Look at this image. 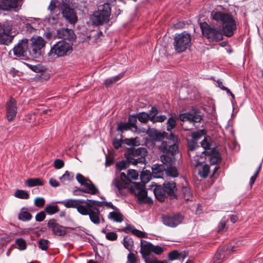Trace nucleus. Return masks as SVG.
Listing matches in <instances>:
<instances>
[{
    "label": "nucleus",
    "mask_w": 263,
    "mask_h": 263,
    "mask_svg": "<svg viewBox=\"0 0 263 263\" xmlns=\"http://www.w3.org/2000/svg\"><path fill=\"white\" fill-rule=\"evenodd\" d=\"M18 218L23 221H28L32 218V215L28 212L27 208L23 207L18 214Z\"/></svg>",
    "instance_id": "nucleus-30"
},
{
    "label": "nucleus",
    "mask_w": 263,
    "mask_h": 263,
    "mask_svg": "<svg viewBox=\"0 0 263 263\" xmlns=\"http://www.w3.org/2000/svg\"><path fill=\"white\" fill-rule=\"evenodd\" d=\"M179 119L184 121H189L191 123H199L202 119V116L198 110H195L193 113L187 112L180 114L179 116Z\"/></svg>",
    "instance_id": "nucleus-23"
},
{
    "label": "nucleus",
    "mask_w": 263,
    "mask_h": 263,
    "mask_svg": "<svg viewBox=\"0 0 263 263\" xmlns=\"http://www.w3.org/2000/svg\"><path fill=\"white\" fill-rule=\"evenodd\" d=\"M46 42L40 36H33L30 39L29 53L33 58L38 59L43 54V48Z\"/></svg>",
    "instance_id": "nucleus-10"
},
{
    "label": "nucleus",
    "mask_w": 263,
    "mask_h": 263,
    "mask_svg": "<svg viewBox=\"0 0 263 263\" xmlns=\"http://www.w3.org/2000/svg\"><path fill=\"white\" fill-rule=\"evenodd\" d=\"M12 22L5 21L3 23H0V44L8 45L11 43L14 35L12 34Z\"/></svg>",
    "instance_id": "nucleus-11"
},
{
    "label": "nucleus",
    "mask_w": 263,
    "mask_h": 263,
    "mask_svg": "<svg viewBox=\"0 0 263 263\" xmlns=\"http://www.w3.org/2000/svg\"><path fill=\"white\" fill-rule=\"evenodd\" d=\"M15 244L17 246V248L20 250H24L26 249L27 244L25 239L22 238H19L16 239Z\"/></svg>",
    "instance_id": "nucleus-49"
},
{
    "label": "nucleus",
    "mask_w": 263,
    "mask_h": 263,
    "mask_svg": "<svg viewBox=\"0 0 263 263\" xmlns=\"http://www.w3.org/2000/svg\"><path fill=\"white\" fill-rule=\"evenodd\" d=\"M24 64L32 71L35 72H43L45 70V67L41 64L33 65L28 63H24Z\"/></svg>",
    "instance_id": "nucleus-43"
},
{
    "label": "nucleus",
    "mask_w": 263,
    "mask_h": 263,
    "mask_svg": "<svg viewBox=\"0 0 263 263\" xmlns=\"http://www.w3.org/2000/svg\"><path fill=\"white\" fill-rule=\"evenodd\" d=\"M102 201H99L95 200L87 199L86 200V206H89L90 209H93L94 206H102Z\"/></svg>",
    "instance_id": "nucleus-51"
},
{
    "label": "nucleus",
    "mask_w": 263,
    "mask_h": 263,
    "mask_svg": "<svg viewBox=\"0 0 263 263\" xmlns=\"http://www.w3.org/2000/svg\"><path fill=\"white\" fill-rule=\"evenodd\" d=\"M123 143L128 146L137 145V141L136 138H125L123 140Z\"/></svg>",
    "instance_id": "nucleus-56"
},
{
    "label": "nucleus",
    "mask_w": 263,
    "mask_h": 263,
    "mask_svg": "<svg viewBox=\"0 0 263 263\" xmlns=\"http://www.w3.org/2000/svg\"><path fill=\"white\" fill-rule=\"evenodd\" d=\"M205 135H206V132L204 129H199L192 133V137L193 139V140L197 141V140Z\"/></svg>",
    "instance_id": "nucleus-47"
},
{
    "label": "nucleus",
    "mask_w": 263,
    "mask_h": 263,
    "mask_svg": "<svg viewBox=\"0 0 263 263\" xmlns=\"http://www.w3.org/2000/svg\"><path fill=\"white\" fill-rule=\"evenodd\" d=\"M161 219L164 225L175 228L182 223L184 216L180 213H177L172 215H162Z\"/></svg>",
    "instance_id": "nucleus-15"
},
{
    "label": "nucleus",
    "mask_w": 263,
    "mask_h": 263,
    "mask_svg": "<svg viewBox=\"0 0 263 263\" xmlns=\"http://www.w3.org/2000/svg\"><path fill=\"white\" fill-rule=\"evenodd\" d=\"M137 198V202L139 204H148L152 205L153 203V200L152 198L147 196V191H141L135 192Z\"/></svg>",
    "instance_id": "nucleus-26"
},
{
    "label": "nucleus",
    "mask_w": 263,
    "mask_h": 263,
    "mask_svg": "<svg viewBox=\"0 0 263 263\" xmlns=\"http://www.w3.org/2000/svg\"><path fill=\"white\" fill-rule=\"evenodd\" d=\"M108 218L117 222H121L123 220V215L119 212V210L111 212L108 215Z\"/></svg>",
    "instance_id": "nucleus-33"
},
{
    "label": "nucleus",
    "mask_w": 263,
    "mask_h": 263,
    "mask_svg": "<svg viewBox=\"0 0 263 263\" xmlns=\"http://www.w3.org/2000/svg\"><path fill=\"white\" fill-rule=\"evenodd\" d=\"M165 194L167 195V197L171 199H177L176 192L177 187L176 183L174 181H166L163 184Z\"/></svg>",
    "instance_id": "nucleus-25"
},
{
    "label": "nucleus",
    "mask_w": 263,
    "mask_h": 263,
    "mask_svg": "<svg viewBox=\"0 0 263 263\" xmlns=\"http://www.w3.org/2000/svg\"><path fill=\"white\" fill-rule=\"evenodd\" d=\"M127 262L128 263H136L137 258L133 253H129L127 255Z\"/></svg>",
    "instance_id": "nucleus-64"
},
{
    "label": "nucleus",
    "mask_w": 263,
    "mask_h": 263,
    "mask_svg": "<svg viewBox=\"0 0 263 263\" xmlns=\"http://www.w3.org/2000/svg\"><path fill=\"white\" fill-rule=\"evenodd\" d=\"M122 144H124V143H123V140H122V139H118L115 138L113 140L112 145H113L114 147L117 149H118L120 147H121Z\"/></svg>",
    "instance_id": "nucleus-62"
},
{
    "label": "nucleus",
    "mask_w": 263,
    "mask_h": 263,
    "mask_svg": "<svg viewBox=\"0 0 263 263\" xmlns=\"http://www.w3.org/2000/svg\"><path fill=\"white\" fill-rule=\"evenodd\" d=\"M60 209L57 205L49 204H47L44 211L48 215H53L59 211Z\"/></svg>",
    "instance_id": "nucleus-37"
},
{
    "label": "nucleus",
    "mask_w": 263,
    "mask_h": 263,
    "mask_svg": "<svg viewBox=\"0 0 263 263\" xmlns=\"http://www.w3.org/2000/svg\"><path fill=\"white\" fill-rule=\"evenodd\" d=\"M111 8L108 3L99 5L98 10L95 11L90 20L92 25L98 26L107 24L110 20Z\"/></svg>",
    "instance_id": "nucleus-2"
},
{
    "label": "nucleus",
    "mask_w": 263,
    "mask_h": 263,
    "mask_svg": "<svg viewBox=\"0 0 263 263\" xmlns=\"http://www.w3.org/2000/svg\"><path fill=\"white\" fill-rule=\"evenodd\" d=\"M129 163H131L128 162L127 159L126 160H121L117 163L116 167L120 171L124 170L129 166Z\"/></svg>",
    "instance_id": "nucleus-52"
},
{
    "label": "nucleus",
    "mask_w": 263,
    "mask_h": 263,
    "mask_svg": "<svg viewBox=\"0 0 263 263\" xmlns=\"http://www.w3.org/2000/svg\"><path fill=\"white\" fill-rule=\"evenodd\" d=\"M26 184L29 187L42 186L43 185V182L39 178H29L26 181Z\"/></svg>",
    "instance_id": "nucleus-36"
},
{
    "label": "nucleus",
    "mask_w": 263,
    "mask_h": 263,
    "mask_svg": "<svg viewBox=\"0 0 263 263\" xmlns=\"http://www.w3.org/2000/svg\"><path fill=\"white\" fill-rule=\"evenodd\" d=\"M29 40L23 38L13 48V54L21 60H28L29 58L27 54L29 52Z\"/></svg>",
    "instance_id": "nucleus-14"
},
{
    "label": "nucleus",
    "mask_w": 263,
    "mask_h": 263,
    "mask_svg": "<svg viewBox=\"0 0 263 263\" xmlns=\"http://www.w3.org/2000/svg\"><path fill=\"white\" fill-rule=\"evenodd\" d=\"M133 185H132L130 189V191L132 193L135 192H134V189H136L138 191V192H142L146 191L145 189V185L143 183L141 182H134Z\"/></svg>",
    "instance_id": "nucleus-40"
},
{
    "label": "nucleus",
    "mask_w": 263,
    "mask_h": 263,
    "mask_svg": "<svg viewBox=\"0 0 263 263\" xmlns=\"http://www.w3.org/2000/svg\"><path fill=\"white\" fill-rule=\"evenodd\" d=\"M123 244L126 249L130 251L134 246V241L132 238L125 236L123 240Z\"/></svg>",
    "instance_id": "nucleus-42"
},
{
    "label": "nucleus",
    "mask_w": 263,
    "mask_h": 263,
    "mask_svg": "<svg viewBox=\"0 0 263 263\" xmlns=\"http://www.w3.org/2000/svg\"><path fill=\"white\" fill-rule=\"evenodd\" d=\"M127 175L128 177L134 180H137L138 178L139 174L137 171L133 169H130L127 171Z\"/></svg>",
    "instance_id": "nucleus-57"
},
{
    "label": "nucleus",
    "mask_w": 263,
    "mask_h": 263,
    "mask_svg": "<svg viewBox=\"0 0 263 263\" xmlns=\"http://www.w3.org/2000/svg\"><path fill=\"white\" fill-rule=\"evenodd\" d=\"M130 183V181H125V180L123 179H119L116 178L113 180L112 184H114L120 192L122 189L127 187Z\"/></svg>",
    "instance_id": "nucleus-31"
},
{
    "label": "nucleus",
    "mask_w": 263,
    "mask_h": 263,
    "mask_svg": "<svg viewBox=\"0 0 263 263\" xmlns=\"http://www.w3.org/2000/svg\"><path fill=\"white\" fill-rule=\"evenodd\" d=\"M136 114L138 121L141 123L145 124L149 120V116L146 112L142 111Z\"/></svg>",
    "instance_id": "nucleus-39"
},
{
    "label": "nucleus",
    "mask_w": 263,
    "mask_h": 263,
    "mask_svg": "<svg viewBox=\"0 0 263 263\" xmlns=\"http://www.w3.org/2000/svg\"><path fill=\"white\" fill-rule=\"evenodd\" d=\"M161 162L166 165L165 174L167 176L173 178L178 177L179 172L175 166L176 158L167 155H162L160 157Z\"/></svg>",
    "instance_id": "nucleus-13"
},
{
    "label": "nucleus",
    "mask_w": 263,
    "mask_h": 263,
    "mask_svg": "<svg viewBox=\"0 0 263 263\" xmlns=\"http://www.w3.org/2000/svg\"><path fill=\"white\" fill-rule=\"evenodd\" d=\"M182 192L185 200L192 201L193 200V194L191 189L188 186H182Z\"/></svg>",
    "instance_id": "nucleus-35"
},
{
    "label": "nucleus",
    "mask_w": 263,
    "mask_h": 263,
    "mask_svg": "<svg viewBox=\"0 0 263 263\" xmlns=\"http://www.w3.org/2000/svg\"><path fill=\"white\" fill-rule=\"evenodd\" d=\"M159 110L157 107L153 106L151 109L147 112L148 116H149V119L151 122L155 119L156 116L158 114Z\"/></svg>",
    "instance_id": "nucleus-46"
},
{
    "label": "nucleus",
    "mask_w": 263,
    "mask_h": 263,
    "mask_svg": "<svg viewBox=\"0 0 263 263\" xmlns=\"http://www.w3.org/2000/svg\"><path fill=\"white\" fill-rule=\"evenodd\" d=\"M14 196L20 199H26L29 198V194L27 191L17 190L14 193Z\"/></svg>",
    "instance_id": "nucleus-48"
},
{
    "label": "nucleus",
    "mask_w": 263,
    "mask_h": 263,
    "mask_svg": "<svg viewBox=\"0 0 263 263\" xmlns=\"http://www.w3.org/2000/svg\"><path fill=\"white\" fill-rule=\"evenodd\" d=\"M201 147L203 148L204 151H210L212 149L211 148V144L209 142H208L205 137H204V139L202 140L200 143Z\"/></svg>",
    "instance_id": "nucleus-59"
},
{
    "label": "nucleus",
    "mask_w": 263,
    "mask_h": 263,
    "mask_svg": "<svg viewBox=\"0 0 263 263\" xmlns=\"http://www.w3.org/2000/svg\"><path fill=\"white\" fill-rule=\"evenodd\" d=\"M55 203H63L64 206L67 208H77V207L76 199H67L61 201H57Z\"/></svg>",
    "instance_id": "nucleus-34"
},
{
    "label": "nucleus",
    "mask_w": 263,
    "mask_h": 263,
    "mask_svg": "<svg viewBox=\"0 0 263 263\" xmlns=\"http://www.w3.org/2000/svg\"><path fill=\"white\" fill-rule=\"evenodd\" d=\"M118 238L116 233L114 232H108L106 235V238L110 241L116 240Z\"/></svg>",
    "instance_id": "nucleus-61"
},
{
    "label": "nucleus",
    "mask_w": 263,
    "mask_h": 263,
    "mask_svg": "<svg viewBox=\"0 0 263 263\" xmlns=\"http://www.w3.org/2000/svg\"><path fill=\"white\" fill-rule=\"evenodd\" d=\"M45 202V200L44 198L37 197L34 200V204L37 207L43 206Z\"/></svg>",
    "instance_id": "nucleus-63"
},
{
    "label": "nucleus",
    "mask_w": 263,
    "mask_h": 263,
    "mask_svg": "<svg viewBox=\"0 0 263 263\" xmlns=\"http://www.w3.org/2000/svg\"><path fill=\"white\" fill-rule=\"evenodd\" d=\"M159 149L162 152L163 155L171 154L170 157H174L178 152V146L176 143H171L170 141H162L160 145L159 146Z\"/></svg>",
    "instance_id": "nucleus-18"
},
{
    "label": "nucleus",
    "mask_w": 263,
    "mask_h": 263,
    "mask_svg": "<svg viewBox=\"0 0 263 263\" xmlns=\"http://www.w3.org/2000/svg\"><path fill=\"white\" fill-rule=\"evenodd\" d=\"M132 127L129 125L128 123L127 122H120L118 123L117 130L118 131L123 132V130H127Z\"/></svg>",
    "instance_id": "nucleus-54"
},
{
    "label": "nucleus",
    "mask_w": 263,
    "mask_h": 263,
    "mask_svg": "<svg viewBox=\"0 0 263 263\" xmlns=\"http://www.w3.org/2000/svg\"><path fill=\"white\" fill-rule=\"evenodd\" d=\"M177 122L175 118L172 116L170 117L166 122V130L171 132L176 127Z\"/></svg>",
    "instance_id": "nucleus-38"
},
{
    "label": "nucleus",
    "mask_w": 263,
    "mask_h": 263,
    "mask_svg": "<svg viewBox=\"0 0 263 263\" xmlns=\"http://www.w3.org/2000/svg\"><path fill=\"white\" fill-rule=\"evenodd\" d=\"M57 36L62 40L69 41V43L73 44L76 40V35L74 31L67 28H61L57 31Z\"/></svg>",
    "instance_id": "nucleus-20"
},
{
    "label": "nucleus",
    "mask_w": 263,
    "mask_h": 263,
    "mask_svg": "<svg viewBox=\"0 0 263 263\" xmlns=\"http://www.w3.org/2000/svg\"><path fill=\"white\" fill-rule=\"evenodd\" d=\"M191 34L186 31H184L181 33L175 34L173 46L177 52L181 53L185 51L191 46Z\"/></svg>",
    "instance_id": "nucleus-9"
},
{
    "label": "nucleus",
    "mask_w": 263,
    "mask_h": 263,
    "mask_svg": "<svg viewBox=\"0 0 263 263\" xmlns=\"http://www.w3.org/2000/svg\"><path fill=\"white\" fill-rule=\"evenodd\" d=\"M100 212L97 208L91 209L88 214L90 221L94 224H98L100 222Z\"/></svg>",
    "instance_id": "nucleus-29"
},
{
    "label": "nucleus",
    "mask_w": 263,
    "mask_h": 263,
    "mask_svg": "<svg viewBox=\"0 0 263 263\" xmlns=\"http://www.w3.org/2000/svg\"><path fill=\"white\" fill-rule=\"evenodd\" d=\"M179 255V251L175 250L168 254V259L170 261L177 260L178 255Z\"/></svg>",
    "instance_id": "nucleus-58"
},
{
    "label": "nucleus",
    "mask_w": 263,
    "mask_h": 263,
    "mask_svg": "<svg viewBox=\"0 0 263 263\" xmlns=\"http://www.w3.org/2000/svg\"><path fill=\"white\" fill-rule=\"evenodd\" d=\"M166 165L162 164H155L152 167L153 176L155 178H162L165 173Z\"/></svg>",
    "instance_id": "nucleus-27"
},
{
    "label": "nucleus",
    "mask_w": 263,
    "mask_h": 263,
    "mask_svg": "<svg viewBox=\"0 0 263 263\" xmlns=\"http://www.w3.org/2000/svg\"><path fill=\"white\" fill-rule=\"evenodd\" d=\"M74 175L72 173H70L68 171H66L65 173L61 176L59 179L60 181L64 182L66 180L70 181L73 179Z\"/></svg>",
    "instance_id": "nucleus-53"
},
{
    "label": "nucleus",
    "mask_w": 263,
    "mask_h": 263,
    "mask_svg": "<svg viewBox=\"0 0 263 263\" xmlns=\"http://www.w3.org/2000/svg\"><path fill=\"white\" fill-rule=\"evenodd\" d=\"M77 211L83 215H87L89 214V212L91 209L89 206H86V203L84 206H79L77 207Z\"/></svg>",
    "instance_id": "nucleus-50"
},
{
    "label": "nucleus",
    "mask_w": 263,
    "mask_h": 263,
    "mask_svg": "<svg viewBox=\"0 0 263 263\" xmlns=\"http://www.w3.org/2000/svg\"><path fill=\"white\" fill-rule=\"evenodd\" d=\"M212 19L220 25L223 35L227 37H231L237 29L236 22L233 16L230 13L220 11L211 12Z\"/></svg>",
    "instance_id": "nucleus-1"
},
{
    "label": "nucleus",
    "mask_w": 263,
    "mask_h": 263,
    "mask_svg": "<svg viewBox=\"0 0 263 263\" xmlns=\"http://www.w3.org/2000/svg\"><path fill=\"white\" fill-rule=\"evenodd\" d=\"M154 193L156 198L160 201L163 202L165 200L166 196L163 185H158L154 183Z\"/></svg>",
    "instance_id": "nucleus-28"
},
{
    "label": "nucleus",
    "mask_w": 263,
    "mask_h": 263,
    "mask_svg": "<svg viewBox=\"0 0 263 263\" xmlns=\"http://www.w3.org/2000/svg\"><path fill=\"white\" fill-rule=\"evenodd\" d=\"M48 10L49 11L50 13L44 18V23L49 25L57 24L60 18L61 11L54 1L51 0L50 1L48 7Z\"/></svg>",
    "instance_id": "nucleus-12"
},
{
    "label": "nucleus",
    "mask_w": 263,
    "mask_h": 263,
    "mask_svg": "<svg viewBox=\"0 0 263 263\" xmlns=\"http://www.w3.org/2000/svg\"><path fill=\"white\" fill-rule=\"evenodd\" d=\"M137 117L136 116V114H133L132 115H129L128 121L129 125L132 128H134L135 129H137Z\"/></svg>",
    "instance_id": "nucleus-45"
},
{
    "label": "nucleus",
    "mask_w": 263,
    "mask_h": 263,
    "mask_svg": "<svg viewBox=\"0 0 263 263\" xmlns=\"http://www.w3.org/2000/svg\"><path fill=\"white\" fill-rule=\"evenodd\" d=\"M72 45L73 44L67 43L65 41H59L51 47L48 55H56L57 57L69 55L73 51Z\"/></svg>",
    "instance_id": "nucleus-7"
},
{
    "label": "nucleus",
    "mask_w": 263,
    "mask_h": 263,
    "mask_svg": "<svg viewBox=\"0 0 263 263\" xmlns=\"http://www.w3.org/2000/svg\"><path fill=\"white\" fill-rule=\"evenodd\" d=\"M6 118L8 121L12 120L17 114V103L16 100L11 97L6 103Z\"/></svg>",
    "instance_id": "nucleus-19"
},
{
    "label": "nucleus",
    "mask_w": 263,
    "mask_h": 263,
    "mask_svg": "<svg viewBox=\"0 0 263 263\" xmlns=\"http://www.w3.org/2000/svg\"><path fill=\"white\" fill-rule=\"evenodd\" d=\"M38 247L42 251H46L49 248V241L41 238L37 241Z\"/></svg>",
    "instance_id": "nucleus-44"
},
{
    "label": "nucleus",
    "mask_w": 263,
    "mask_h": 263,
    "mask_svg": "<svg viewBox=\"0 0 263 263\" xmlns=\"http://www.w3.org/2000/svg\"><path fill=\"white\" fill-rule=\"evenodd\" d=\"M199 146L198 144V142L195 140H192L188 143V148L190 151H193L196 149L197 147H199Z\"/></svg>",
    "instance_id": "nucleus-60"
},
{
    "label": "nucleus",
    "mask_w": 263,
    "mask_h": 263,
    "mask_svg": "<svg viewBox=\"0 0 263 263\" xmlns=\"http://www.w3.org/2000/svg\"><path fill=\"white\" fill-rule=\"evenodd\" d=\"M22 0H0V10L17 11L22 6Z\"/></svg>",
    "instance_id": "nucleus-17"
},
{
    "label": "nucleus",
    "mask_w": 263,
    "mask_h": 263,
    "mask_svg": "<svg viewBox=\"0 0 263 263\" xmlns=\"http://www.w3.org/2000/svg\"><path fill=\"white\" fill-rule=\"evenodd\" d=\"M210 172V166L208 164H204L201 169L198 170V175L200 177L206 178Z\"/></svg>",
    "instance_id": "nucleus-41"
},
{
    "label": "nucleus",
    "mask_w": 263,
    "mask_h": 263,
    "mask_svg": "<svg viewBox=\"0 0 263 263\" xmlns=\"http://www.w3.org/2000/svg\"><path fill=\"white\" fill-rule=\"evenodd\" d=\"M76 179L81 185L84 186L85 188L75 187L73 191V194L75 195L83 196L82 193L96 195L99 192L98 189L92 181L82 174L78 173L76 175Z\"/></svg>",
    "instance_id": "nucleus-3"
},
{
    "label": "nucleus",
    "mask_w": 263,
    "mask_h": 263,
    "mask_svg": "<svg viewBox=\"0 0 263 263\" xmlns=\"http://www.w3.org/2000/svg\"><path fill=\"white\" fill-rule=\"evenodd\" d=\"M61 10V14L66 22L70 24L74 25L78 21L77 12L72 7V4L68 0H62L58 4Z\"/></svg>",
    "instance_id": "nucleus-5"
},
{
    "label": "nucleus",
    "mask_w": 263,
    "mask_h": 263,
    "mask_svg": "<svg viewBox=\"0 0 263 263\" xmlns=\"http://www.w3.org/2000/svg\"><path fill=\"white\" fill-rule=\"evenodd\" d=\"M121 230L125 233L130 232L134 235H135L136 233V231H137V229H136V228L134 226L129 224H127L126 226L124 228H122Z\"/></svg>",
    "instance_id": "nucleus-55"
},
{
    "label": "nucleus",
    "mask_w": 263,
    "mask_h": 263,
    "mask_svg": "<svg viewBox=\"0 0 263 263\" xmlns=\"http://www.w3.org/2000/svg\"><path fill=\"white\" fill-rule=\"evenodd\" d=\"M200 27L203 35L210 42H218L223 40V34L220 28L212 27L206 22L200 23Z\"/></svg>",
    "instance_id": "nucleus-6"
},
{
    "label": "nucleus",
    "mask_w": 263,
    "mask_h": 263,
    "mask_svg": "<svg viewBox=\"0 0 263 263\" xmlns=\"http://www.w3.org/2000/svg\"><path fill=\"white\" fill-rule=\"evenodd\" d=\"M204 156H209V161L211 165H215L221 161L220 154L217 150L216 147H213L210 151H203L201 153L197 154V157L200 158L204 157Z\"/></svg>",
    "instance_id": "nucleus-16"
},
{
    "label": "nucleus",
    "mask_w": 263,
    "mask_h": 263,
    "mask_svg": "<svg viewBox=\"0 0 263 263\" xmlns=\"http://www.w3.org/2000/svg\"><path fill=\"white\" fill-rule=\"evenodd\" d=\"M234 247L230 246H225L218 249L213 258V263H221L227 255L234 252Z\"/></svg>",
    "instance_id": "nucleus-21"
},
{
    "label": "nucleus",
    "mask_w": 263,
    "mask_h": 263,
    "mask_svg": "<svg viewBox=\"0 0 263 263\" xmlns=\"http://www.w3.org/2000/svg\"><path fill=\"white\" fill-rule=\"evenodd\" d=\"M144 167H143V170L140 174V180L142 183L146 184L152 178L153 174L149 170H144Z\"/></svg>",
    "instance_id": "nucleus-32"
},
{
    "label": "nucleus",
    "mask_w": 263,
    "mask_h": 263,
    "mask_svg": "<svg viewBox=\"0 0 263 263\" xmlns=\"http://www.w3.org/2000/svg\"><path fill=\"white\" fill-rule=\"evenodd\" d=\"M140 253L141 254L142 258L145 261V259H152L151 253H153L156 255H159L161 254L164 249L162 247L157 245H154L151 242L145 240H141Z\"/></svg>",
    "instance_id": "nucleus-8"
},
{
    "label": "nucleus",
    "mask_w": 263,
    "mask_h": 263,
    "mask_svg": "<svg viewBox=\"0 0 263 263\" xmlns=\"http://www.w3.org/2000/svg\"><path fill=\"white\" fill-rule=\"evenodd\" d=\"M146 134L153 141L157 142H161L168 136V133L166 132H161L155 128H148L146 131Z\"/></svg>",
    "instance_id": "nucleus-24"
},
{
    "label": "nucleus",
    "mask_w": 263,
    "mask_h": 263,
    "mask_svg": "<svg viewBox=\"0 0 263 263\" xmlns=\"http://www.w3.org/2000/svg\"><path fill=\"white\" fill-rule=\"evenodd\" d=\"M147 151L144 147L135 148L133 147L128 148L124 153V156L128 162L134 165L139 163L145 164Z\"/></svg>",
    "instance_id": "nucleus-4"
},
{
    "label": "nucleus",
    "mask_w": 263,
    "mask_h": 263,
    "mask_svg": "<svg viewBox=\"0 0 263 263\" xmlns=\"http://www.w3.org/2000/svg\"><path fill=\"white\" fill-rule=\"evenodd\" d=\"M47 225L53 234L56 236H64L67 233L66 228L59 224L54 219H50Z\"/></svg>",
    "instance_id": "nucleus-22"
}]
</instances>
